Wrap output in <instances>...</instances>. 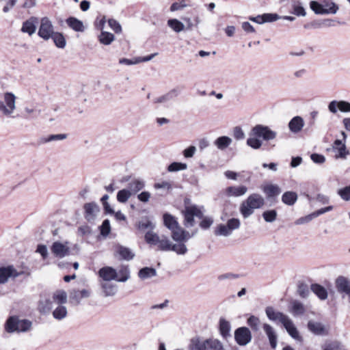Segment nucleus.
Here are the masks:
<instances>
[{
  "mask_svg": "<svg viewBox=\"0 0 350 350\" xmlns=\"http://www.w3.org/2000/svg\"><path fill=\"white\" fill-rule=\"evenodd\" d=\"M241 226V221L238 218L229 219L226 224H220L215 229V236L229 237L234 230H237Z\"/></svg>",
  "mask_w": 350,
  "mask_h": 350,
  "instance_id": "obj_2",
  "label": "nucleus"
},
{
  "mask_svg": "<svg viewBox=\"0 0 350 350\" xmlns=\"http://www.w3.org/2000/svg\"><path fill=\"white\" fill-rule=\"evenodd\" d=\"M180 88L179 87H176L171 90H170L167 93L164 95H162L154 99V103H164L170 100H174L176 98L180 93Z\"/></svg>",
  "mask_w": 350,
  "mask_h": 350,
  "instance_id": "obj_16",
  "label": "nucleus"
},
{
  "mask_svg": "<svg viewBox=\"0 0 350 350\" xmlns=\"http://www.w3.org/2000/svg\"><path fill=\"white\" fill-rule=\"evenodd\" d=\"M297 293L301 298H307L310 294L308 286L304 282H299L297 285Z\"/></svg>",
  "mask_w": 350,
  "mask_h": 350,
  "instance_id": "obj_53",
  "label": "nucleus"
},
{
  "mask_svg": "<svg viewBox=\"0 0 350 350\" xmlns=\"http://www.w3.org/2000/svg\"><path fill=\"white\" fill-rule=\"evenodd\" d=\"M265 204V199L259 193H252L242 202L239 211L243 217L246 219L251 216L254 209L262 208Z\"/></svg>",
  "mask_w": 350,
  "mask_h": 350,
  "instance_id": "obj_1",
  "label": "nucleus"
},
{
  "mask_svg": "<svg viewBox=\"0 0 350 350\" xmlns=\"http://www.w3.org/2000/svg\"><path fill=\"white\" fill-rule=\"evenodd\" d=\"M247 145L253 149H259L262 144V141L260 138L254 136H251L247 139Z\"/></svg>",
  "mask_w": 350,
  "mask_h": 350,
  "instance_id": "obj_52",
  "label": "nucleus"
},
{
  "mask_svg": "<svg viewBox=\"0 0 350 350\" xmlns=\"http://www.w3.org/2000/svg\"><path fill=\"white\" fill-rule=\"evenodd\" d=\"M231 143L232 139L228 136L219 137L214 142V144L217 148L221 150L228 148Z\"/></svg>",
  "mask_w": 350,
  "mask_h": 350,
  "instance_id": "obj_37",
  "label": "nucleus"
},
{
  "mask_svg": "<svg viewBox=\"0 0 350 350\" xmlns=\"http://www.w3.org/2000/svg\"><path fill=\"white\" fill-rule=\"evenodd\" d=\"M183 214L184 215V224L186 227H192L195 224L194 221V215L193 213L189 206V205H186L185 207V210L183 211Z\"/></svg>",
  "mask_w": 350,
  "mask_h": 350,
  "instance_id": "obj_29",
  "label": "nucleus"
},
{
  "mask_svg": "<svg viewBox=\"0 0 350 350\" xmlns=\"http://www.w3.org/2000/svg\"><path fill=\"white\" fill-rule=\"evenodd\" d=\"M145 187V183L139 179H135L128 185V190L131 191V194H135L143 189Z\"/></svg>",
  "mask_w": 350,
  "mask_h": 350,
  "instance_id": "obj_35",
  "label": "nucleus"
},
{
  "mask_svg": "<svg viewBox=\"0 0 350 350\" xmlns=\"http://www.w3.org/2000/svg\"><path fill=\"white\" fill-rule=\"evenodd\" d=\"M310 8L316 14H325V8H323L321 0L311 1L310 2Z\"/></svg>",
  "mask_w": 350,
  "mask_h": 350,
  "instance_id": "obj_46",
  "label": "nucleus"
},
{
  "mask_svg": "<svg viewBox=\"0 0 350 350\" xmlns=\"http://www.w3.org/2000/svg\"><path fill=\"white\" fill-rule=\"evenodd\" d=\"M36 20V18L31 17L30 19L23 22L21 31L27 33L29 36H31L33 33H34L36 30V26L35 25Z\"/></svg>",
  "mask_w": 350,
  "mask_h": 350,
  "instance_id": "obj_31",
  "label": "nucleus"
},
{
  "mask_svg": "<svg viewBox=\"0 0 350 350\" xmlns=\"http://www.w3.org/2000/svg\"><path fill=\"white\" fill-rule=\"evenodd\" d=\"M247 191V187L245 185L238 187L230 186L226 189V196L231 197H239L245 195Z\"/></svg>",
  "mask_w": 350,
  "mask_h": 350,
  "instance_id": "obj_19",
  "label": "nucleus"
},
{
  "mask_svg": "<svg viewBox=\"0 0 350 350\" xmlns=\"http://www.w3.org/2000/svg\"><path fill=\"white\" fill-rule=\"evenodd\" d=\"M323 8H325V14H335L338 9V5L332 0H321Z\"/></svg>",
  "mask_w": 350,
  "mask_h": 350,
  "instance_id": "obj_34",
  "label": "nucleus"
},
{
  "mask_svg": "<svg viewBox=\"0 0 350 350\" xmlns=\"http://www.w3.org/2000/svg\"><path fill=\"white\" fill-rule=\"evenodd\" d=\"M323 350H341V344L338 341H332L325 343L323 346Z\"/></svg>",
  "mask_w": 350,
  "mask_h": 350,
  "instance_id": "obj_63",
  "label": "nucleus"
},
{
  "mask_svg": "<svg viewBox=\"0 0 350 350\" xmlns=\"http://www.w3.org/2000/svg\"><path fill=\"white\" fill-rule=\"evenodd\" d=\"M55 33L51 21L47 17L41 19L40 25L38 29V35L44 39L48 40Z\"/></svg>",
  "mask_w": 350,
  "mask_h": 350,
  "instance_id": "obj_6",
  "label": "nucleus"
},
{
  "mask_svg": "<svg viewBox=\"0 0 350 350\" xmlns=\"http://www.w3.org/2000/svg\"><path fill=\"white\" fill-rule=\"evenodd\" d=\"M262 329L269 339L270 347L273 349H275L278 345V335L275 331L273 327L268 323H263Z\"/></svg>",
  "mask_w": 350,
  "mask_h": 350,
  "instance_id": "obj_11",
  "label": "nucleus"
},
{
  "mask_svg": "<svg viewBox=\"0 0 350 350\" xmlns=\"http://www.w3.org/2000/svg\"><path fill=\"white\" fill-rule=\"evenodd\" d=\"M83 208L85 211L84 217L89 222L94 221L96 213L100 211L99 206L94 202L85 203L83 205Z\"/></svg>",
  "mask_w": 350,
  "mask_h": 350,
  "instance_id": "obj_9",
  "label": "nucleus"
},
{
  "mask_svg": "<svg viewBox=\"0 0 350 350\" xmlns=\"http://www.w3.org/2000/svg\"><path fill=\"white\" fill-rule=\"evenodd\" d=\"M247 324L252 331L256 332L260 329V320L258 317L250 315L247 319Z\"/></svg>",
  "mask_w": 350,
  "mask_h": 350,
  "instance_id": "obj_45",
  "label": "nucleus"
},
{
  "mask_svg": "<svg viewBox=\"0 0 350 350\" xmlns=\"http://www.w3.org/2000/svg\"><path fill=\"white\" fill-rule=\"evenodd\" d=\"M310 290L318 297L321 300H325L327 298L328 293L327 289L322 285L314 283L310 286Z\"/></svg>",
  "mask_w": 350,
  "mask_h": 350,
  "instance_id": "obj_27",
  "label": "nucleus"
},
{
  "mask_svg": "<svg viewBox=\"0 0 350 350\" xmlns=\"http://www.w3.org/2000/svg\"><path fill=\"white\" fill-rule=\"evenodd\" d=\"M118 273L120 276L117 275V281L120 282H124L130 278V270L127 265H121Z\"/></svg>",
  "mask_w": 350,
  "mask_h": 350,
  "instance_id": "obj_44",
  "label": "nucleus"
},
{
  "mask_svg": "<svg viewBox=\"0 0 350 350\" xmlns=\"http://www.w3.org/2000/svg\"><path fill=\"white\" fill-rule=\"evenodd\" d=\"M209 344V349L211 350H225L223 344L218 339L209 338V340L206 342Z\"/></svg>",
  "mask_w": 350,
  "mask_h": 350,
  "instance_id": "obj_58",
  "label": "nucleus"
},
{
  "mask_svg": "<svg viewBox=\"0 0 350 350\" xmlns=\"http://www.w3.org/2000/svg\"><path fill=\"white\" fill-rule=\"evenodd\" d=\"M131 195V191H129L126 189H121L117 193V200L120 203H125Z\"/></svg>",
  "mask_w": 350,
  "mask_h": 350,
  "instance_id": "obj_51",
  "label": "nucleus"
},
{
  "mask_svg": "<svg viewBox=\"0 0 350 350\" xmlns=\"http://www.w3.org/2000/svg\"><path fill=\"white\" fill-rule=\"evenodd\" d=\"M187 169V164L182 162H172L167 166L169 172H176L178 171L185 170Z\"/></svg>",
  "mask_w": 350,
  "mask_h": 350,
  "instance_id": "obj_48",
  "label": "nucleus"
},
{
  "mask_svg": "<svg viewBox=\"0 0 350 350\" xmlns=\"http://www.w3.org/2000/svg\"><path fill=\"white\" fill-rule=\"evenodd\" d=\"M231 325L228 321L221 318L219 321V332L221 337L226 340L231 336Z\"/></svg>",
  "mask_w": 350,
  "mask_h": 350,
  "instance_id": "obj_18",
  "label": "nucleus"
},
{
  "mask_svg": "<svg viewBox=\"0 0 350 350\" xmlns=\"http://www.w3.org/2000/svg\"><path fill=\"white\" fill-rule=\"evenodd\" d=\"M101 287L105 297L113 296L117 292V286L116 284L109 283L108 282L102 283Z\"/></svg>",
  "mask_w": 350,
  "mask_h": 350,
  "instance_id": "obj_40",
  "label": "nucleus"
},
{
  "mask_svg": "<svg viewBox=\"0 0 350 350\" xmlns=\"http://www.w3.org/2000/svg\"><path fill=\"white\" fill-rule=\"evenodd\" d=\"M67 315V309L64 306H57L53 312V317L57 320H62Z\"/></svg>",
  "mask_w": 350,
  "mask_h": 350,
  "instance_id": "obj_50",
  "label": "nucleus"
},
{
  "mask_svg": "<svg viewBox=\"0 0 350 350\" xmlns=\"http://www.w3.org/2000/svg\"><path fill=\"white\" fill-rule=\"evenodd\" d=\"M116 252L120 255L122 260L129 261L135 257V254L131 249L121 245L117 246Z\"/></svg>",
  "mask_w": 350,
  "mask_h": 350,
  "instance_id": "obj_26",
  "label": "nucleus"
},
{
  "mask_svg": "<svg viewBox=\"0 0 350 350\" xmlns=\"http://www.w3.org/2000/svg\"><path fill=\"white\" fill-rule=\"evenodd\" d=\"M157 275V271L152 267H144L139 269L138 277L142 280H146Z\"/></svg>",
  "mask_w": 350,
  "mask_h": 350,
  "instance_id": "obj_33",
  "label": "nucleus"
},
{
  "mask_svg": "<svg viewBox=\"0 0 350 350\" xmlns=\"http://www.w3.org/2000/svg\"><path fill=\"white\" fill-rule=\"evenodd\" d=\"M163 220L164 226L171 232L179 226L177 219L169 213L163 215Z\"/></svg>",
  "mask_w": 350,
  "mask_h": 350,
  "instance_id": "obj_22",
  "label": "nucleus"
},
{
  "mask_svg": "<svg viewBox=\"0 0 350 350\" xmlns=\"http://www.w3.org/2000/svg\"><path fill=\"white\" fill-rule=\"evenodd\" d=\"M277 211L275 209L265 211L262 213V217L267 222H273L277 218Z\"/></svg>",
  "mask_w": 350,
  "mask_h": 350,
  "instance_id": "obj_56",
  "label": "nucleus"
},
{
  "mask_svg": "<svg viewBox=\"0 0 350 350\" xmlns=\"http://www.w3.org/2000/svg\"><path fill=\"white\" fill-rule=\"evenodd\" d=\"M100 233V234L106 237H107L111 232V226L110 221L108 219L103 220L102 224L99 226Z\"/></svg>",
  "mask_w": 350,
  "mask_h": 350,
  "instance_id": "obj_54",
  "label": "nucleus"
},
{
  "mask_svg": "<svg viewBox=\"0 0 350 350\" xmlns=\"http://www.w3.org/2000/svg\"><path fill=\"white\" fill-rule=\"evenodd\" d=\"M19 318L17 316L10 317L5 323V329L8 333L18 332Z\"/></svg>",
  "mask_w": 350,
  "mask_h": 350,
  "instance_id": "obj_24",
  "label": "nucleus"
},
{
  "mask_svg": "<svg viewBox=\"0 0 350 350\" xmlns=\"http://www.w3.org/2000/svg\"><path fill=\"white\" fill-rule=\"evenodd\" d=\"M213 219L211 217H205L200 222V227L203 230L208 229L213 224Z\"/></svg>",
  "mask_w": 350,
  "mask_h": 350,
  "instance_id": "obj_64",
  "label": "nucleus"
},
{
  "mask_svg": "<svg viewBox=\"0 0 350 350\" xmlns=\"http://www.w3.org/2000/svg\"><path fill=\"white\" fill-rule=\"evenodd\" d=\"M53 299L55 301H57L59 304H64L67 301V295L64 291H61L55 293L53 296Z\"/></svg>",
  "mask_w": 350,
  "mask_h": 350,
  "instance_id": "obj_59",
  "label": "nucleus"
},
{
  "mask_svg": "<svg viewBox=\"0 0 350 350\" xmlns=\"http://www.w3.org/2000/svg\"><path fill=\"white\" fill-rule=\"evenodd\" d=\"M250 135L261 138L265 141H270L276 137L277 133L272 131L268 126L256 124L251 129Z\"/></svg>",
  "mask_w": 350,
  "mask_h": 350,
  "instance_id": "obj_3",
  "label": "nucleus"
},
{
  "mask_svg": "<svg viewBox=\"0 0 350 350\" xmlns=\"http://www.w3.org/2000/svg\"><path fill=\"white\" fill-rule=\"evenodd\" d=\"M308 328L315 335L323 336L327 334L324 325L319 322L309 321L308 323Z\"/></svg>",
  "mask_w": 350,
  "mask_h": 350,
  "instance_id": "obj_25",
  "label": "nucleus"
},
{
  "mask_svg": "<svg viewBox=\"0 0 350 350\" xmlns=\"http://www.w3.org/2000/svg\"><path fill=\"white\" fill-rule=\"evenodd\" d=\"M158 247L162 251H173L178 255H184L187 252V248L185 243L172 244L167 239L159 240Z\"/></svg>",
  "mask_w": 350,
  "mask_h": 350,
  "instance_id": "obj_5",
  "label": "nucleus"
},
{
  "mask_svg": "<svg viewBox=\"0 0 350 350\" xmlns=\"http://www.w3.org/2000/svg\"><path fill=\"white\" fill-rule=\"evenodd\" d=\"M32 326V322L28 319H19L18 332H26L29 331Z\"/></svg>",
  "mask_w": 350,
  "mask_h": 350,
  "instance_id": "obj_55",
  "label": "nucleus"
},
{
  "mask_svg": "<svg viewBox=\"0 0 350 350\" xmlns=\"http://www.w3.org/2000/svg\"><path fill=\"white\" fill-rule=\"evenodd\" d=\"M51 38L53 39L55 45L59 49H64L66 45V40L62 33L55 31Z\"/></svg>",
  "mask_w": 350,
  "mask_h": 350,
  "instance_id": "obj_43",
  "label": "nucleus"
},
{
  "mask_svg": "<svg viewBox=\"0 0 350 350\" xmlns=\"http://www.w3.org/2000/svg\"><path fill=\"white\" fill-rule=\"evenodd\" d=\"M66 23L70 28L75 31L83 32L85 30L83 22L76 17H68L66 20Z\"/></svg>",
  "mask_w": 350,
  "mask_h": 350,
  "instance_id": "obj_23",
  "label": "nucleus"
},
{
  "mask_svg": "<svg viewBox=\"0 0 350 350\" xmlns=\"http://www.w3.org/2000/svg\"><path fill=\"white\" fill-rule=\"evenodd\" d=\"M291 13L297 16H305L306 15V12L301 3L295 0L291 1Z\"/></svg>",
  "mask_w": 350,
  "mask_h": 350,
  "instance_id": "obj_32",
  "label": "nucleus"
},
{
  "mask_svg": "<svg viewBox=\"0 0 350 350\" xmlns=\"http://www.w3.org/2000/svg\"><path fill=\"white\" fill-rule=\"evenodd\" d=\"M98 39L101 44L109 45L115 40V36L110 32L101 31L100 35L98 36Z\"/></svg>",
  "mask_w": 350,
  "mask_h": 350,
  "instance_id": "obj_42",
  "label": "nucleus"
},
{
  "mask_svg": "<svg viewBox=\"0 0 350 350\" xmlns=\"http://www.w3.org/2000/svg\"><path fill=\"white\" fill-rule=\"evenodd\" d=\"M298 198V196L295 191H285L282 196V202L288 206H293L295 204Z\"/></svg>",
  "mask_w": 350,
  "mask_h": 350,
  "instance_id": "obj_30",
  "label": "nucleus"
},
{
  "mask_svg": "<svg viewBox=\"0 0 350 350\" xmlns=\"http://www.w3.org/2000/svg\"><path fill=\"white\" fill-rule=\"evenodd\" d=\"M208 340L209 338L201 341L199 337L193 338L191 340L189 349L190 350H209V344L206 343Z\"/></svg>",
  "mask_w": 350,
  "mask_h": 350,
  "instance_id": "obj_21",
  "label": "nucleus"
},
{
  "mask_svg": "<svg viewBox=\"0 0 350 350\" xmlns=\"http://www.w3.org/2000/svg\"><path fill=\"white\" fill-rule=\"evenodd\" d=\"M282 324L291 338L298 341L302 340V337L299 335L297 327L289 317H288Z\"/></svg>",
  "mask_w": 350,
  "mask_h": 350,
  "instance_id": "obj_13",
  "label": "nucleus"
},
{
  "mask_svg": "<svg viewBox=\"0 0 350 350\" xmlns=\"http://www.w3.org/2000/svg\"><path fill=\"white\" fill-rule=\"evenodd\" d=\"M288 126L291 133H298L304 126V120L301 116H295L289 121Z\"/></svg>",
  "mask_w": 350,
  "mask_h": 350,
  "instance_id": "obj_17",
  "label": "nucleus"
},
{
  "mask_svg": "<svg viewBox=\"0 0 350 350\" xmlns=\"http://www.w3.org/2000/svg\"><path fill=\"white\" fill-rule=\"evenodd\" d=\"M338 194L343 200H350V185L338 189Z\"/></svg>",
  "mask_w": 350,
  "mask_h": 350,
  "instance_id": "obj_61",
  "label": "nucleus"
},
{
  "mask_svg": "<svg viewBox=\"0 0 350 350\" xmlns=\"http://www.w3.org/2000/svg\"><path fill=\"white\" fill-rule=\"evenodd\" d=\"M234 341L238 345L241 347L246 346L252 341V332L247 327H239L234 330Z\"/></svg>",
  "mask_w": 350,
  "mask_h": 350,
  "instance_id": "obj_4",
  "label": "nucleus"
},
{
  "mask_svg": "<svg viewBox=\"0 0 350 350\" xmlns=\"http://www.w3.org/2000/svg\"><path fill=\"white\" fill-rule=\"evenodd\" d=\"M108 25L110 28L116 33H120L122 32V27L120 23L113 18H110L108 20Z\"/></svg>",
  "mask_w": 350,
  "mask_h": 350,
  "instance_id": "obj_62",
  "label": "nucleus"
},
{
  "mask_svg": "<svg viewBox=\"0 0 350 350\" xmlns=\"http://www.w3.org/2000/svg\"><path fill=\"white\" fill-rule=\"evenodd\" d=\"M185 230L182 228L180 225L178 228H174V230L172 231V239L178 243H185Z\"/></svg>",
  "mask_w": 350,
  "mask_h": 350,
  "instance_id": "obj_39",
  "label": "nucleus"
},
{
  "mask_svg": "<svg viewBox=\"0 0 350 350\" xmlns=\"http://www.w3.org/2000/svg\"><path fill=\"white\" fill-rule=\"evenodd\" d=\"M262 191L269 200L275 201V198L280 194L281 189L278 185L267 184L262 187Z\"/></svg>",
  "mask_w": 350,
  "mask_h": 350,
  "instance_id": "obj_10",
  "label": "nucleus"
},
{
  "mask_svg": "<svg viewBox=\"0 0 350 350\" xmlns=\"http://www.w3.org/2000/svg\"><path fill=\"white\" fill-rule=\"evenodd\" d=\"M291 312L294 316L302 315L306 310L304 304L298 300H293L291 302Z\"/></svg>",
  "mask_w": 350,
  "mask_h": 350,
  "instance_id": "obj_36",
  "label": "nucleus"
},
{
  "mask_svg": "<svg viewBox=\"0 0 350 350\" xmlns=\"http://www.w3.org/2000/svg\"><path fill=\"white\" fill-rule=\"evenodd\" d=\"M335 286L339 293H344L350 299V280L347 278L338 276L335 280Z\"/></svg>",
  "mask_w": 350,
  "mask_h": 350,
  "instance_id": "obj_8",
  "label": "nucleus"
},
{
  "mask_svg": "<svg viewBox=\"0 0 350 350\" xmlns=\"http://www.w3.org/2000/svg\"><path fill=\"white\" fill-rule=\"evenodd\" d=\"M145 241L148 244H157L159 237L154 232H152V230L148 231L145 234Z\"/></svg>",
  "mask_w": 350,
  "mask_h": 350,
  "instance_id": "obj_57",
  "label": "nucleus"
},
{
  "mask_svg": "<svg viewBox=\"0 0 350 350\" xmlns=\"http://www.w3.org/2000/svg\"><path fill=\"white\" fill-rule=\"evenodd\" d=\"M4 100L5 106L8 108L9 111L12 113L16 108V96L12 92H6L4 94Z\"/></svg>",
  "mask_w": 350,
  "mask_h": 350,
  "instance_id": "obj_38",
  "label": "nucleus"
},
{
  "mask_svg": "<svg viewBox=\"0 0 350 350\" xmlns=\"http://www.w3.org/2000/svg\"><path fill=\"white\" fill-rule=\"evenodd\" d=\"M23 272H18L12 265L0 266V284H5L10 278H17Z\"/></svg>",
  "mask_w": 350,
  "mask_h": 350,
  "instance_id": "obj_7",
  "label": "nucleus"
},
{
  "mask_svg": "<svg viewBox=\"0 0 350 350\" xmlns=\"http://www.w3.org/2000/svg\"><path fill=\"white\" fill-rule=\"evenodd\" d=\"M135 226L140 232H144L147 229L152 230L155 228V225L148 216L143 217L141 220L135 223Z\"/></svg>",
  "mask_w": 350,
  "mask_h": 350,
  "instance_id": "obj_20",
  "label": "nucleus"
},
{
  "mask_svg": "<svg viewBox=\"0 0 350 350\" xmlns=\"http://www.w3.org/2000/svg\"><path fill=\"white\" fill-rule=\"evenodd\" d=\"M168 26L172 28L174 31L179 33L184 29V24L176 18L169 19L167 21Z\"/></svg>",
  "mask_w": 350,
  "mask_h": 350,
  "instance_id": "obj_49",
  "label": "nucleus"
},
{
  "mask_svg": "<svg viewBox=\"0 0 350 350\" xmlns=\"http://www.w3.org/2000/svg\"><path fill=\"white\" fill-rule=\"evenodd\" d=\"M68 137L67 134L59 133V134H52L47 137H42L40 139V144H46L53 141L64 140Z\"/></svg>",
  "mask_w": 350,
  "mask_h": 350,
  "instance_id": "obj_41",
  "label": "nucleus"
},
{
  "mask_svg": "<svg viewBox=\"0 0 350 350\" xmlns=\"http://www.w3.org/2000/svg\"><path fill=\"white\" fill-rule=\"evenodd\" d=\"M98 275L105 282L115 280L117 281V271L112 267H103L98 271Z\"/></svg>",
  "mask_w": 350,
  "mask_h": 350,
  "instance_id": "obj_12",
  "label": "nucleus"
},
{
  "mask_svg": "<svg viewBox=\"0 0 350 350\" xmlns=\"http://www.w3.org/2000/svg\"><path fill=\"white\" fill-rule=\"evenodd\" d=\"M51 249L53 254L58 258H64L70 253L69 247L59 241L54 242Z\"/></svg>",
  "mask_w": 350,
  "mask_h": 350,
  "instance_id": "obj_15",
  "label": "nucleus"
},
{
  "mask_svg": "<svg viewBox=\"0 0 350 350\" xmlns=\"http://www.w3.org/2000/svg\"><path fill=\"white\" fill-rule=\"evenodd\" d=\"M90 295V291L86 289H83L81 291L74 290L70 293V299L71 301H73L78 304L80 303L81 299L88 298Z\"/></svg>",
  "mask_w": 350,
  "mask_h": 350,
  "instance_id": "obj_28",
  "label": "nucleus"
},
{
  "mask_svg": "<svg viewBox=\"0 0 350 350\" xmlns=\"http://www.w3.org/2000/svg\"><path fill=\"white\" fill-rule=\"evenodd\" d=\"M262 15V21H261V23H263L274 22L281 18V16L276 13H265Z\"/></svg>",
  "mask_w": 350,
  "mask_h": 350,
  "instance_id": "obj_60",
  "label": "nucleus"
},
{
  "mask_svg": "<svg viewBox=\"0 0 350 350\" xmlns=\"http://www.w3.org/2000/svg\"><path fill=\"white\" fill-rule=\"evenodd\" d=\"M53 301L50 299H46L45 300L40 301L39 303V310L42 314H47L53 308Z\"/></svg>",
  "mask_w": 350,
  "mask_h": 350,
  "instance_id": "obj_47",
  "label": "nucleus"
},
{
  "mask_svg": "<svg viewBox=\"0 0 350 350\" xmlns=\"http://www.w3.org/2000/svg\"><path fill=\"white\" fill-rule=\"evenodd\" d=\"M265 314L271 321H278L282 323L288 317L282 312L275 311L272 306H267L265 308Z\"/></svg>",
  "mask_w": 350,
  "mask_h": 350,
  "instance_id": "obj_14",
  "label": "nucleus"
}]
</instances>
